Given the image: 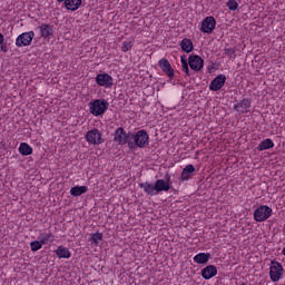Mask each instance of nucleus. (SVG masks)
I'll list each match as a JSON object with an SVG mask.
<instances>
[{"label": "nucleus", "instance_id": "1", "mask_svg": "<svg viewBox=\"0 0 285 285\" xmlns=\"http://www.w3.org/2000/svg\"><path fill=\"white\" fill-rule=\"evenodd\" d=\"M132 139H135V134L126 132L124 127H118L114 132V141L119 144V146H126V144H128L129 150H135V142Z\"/></svg>", "mask_w": 285, "mask_h": 285}, {"label": "nucleus", "instance_id": "2", "mask_svg": "<svg viewBox=\"0 0 285 285\" xmlns=\"http://www.w3.org/2000/svg\"><path fill=\"white\" fill-rule=\"evenodd\" d=\"M89 108L94 117H99V115H104L108 110V101L97 99L89 104Z\"/></svg>", "mask_w": 285, "mask_h": 285}, {"label": "nucleus", "instance_id": "3", "mask_svg": "<svg viewBox=\"0 0 285 285\" xmlns=\"http://www.w3.org/2000/svg\"><path fill=\"white\" fill-rule=\"evenodd\" d=\"M282 275H284V266H282L277 261H272L269 267V277L272 282H279V279H282Z\"/></svg>", "mask_w": 285, "mask_h": 285}, {"label": "nucleus", "instance_id": "4", "mask_svg": "<svg viewBox=\"0 0 285 285\" xmlns=\"http://www.w3.org/2000/svg\"><path fill=\"white\" fill-rule=\"evenodd\" d=\"M273 215V209L266 205H262L254 212L255 222H266Z\"/></svg>", "mask_w": 285, "mask_h": 285}, {"label": "nucleus", "instance_id": "5", "mask_svg": "<svg viewBox=\"0 0 285 285\" xmlns=\"http://www.w3.org/2000/svg\"><path fill=\"white\" fill-rule=\"evenodd\" d=\"M148 132L145 130H139L136 135L134 134V148H146V146H148Z\"/></svg>", "mask_w": 285, "mask_h": 285}, {"label": "nucleus", "instance_id": "6", "mask_svg": "<svg viewBox=\"0 0 285 285\" xmlns=\"http://www.w3.org/2000/svg\"><path fill=\"white\" fill-rule=\"evenodd\" d=\"M32 39H35V31L23 32L17 37L16 46L17 48L30 46V43H32Z\"/></svg>", "mask_w": 285, "mask_h": 285}, {"label": "nucleus", "instance_id": "7", "mask_svg": "<svg viewBox=\"0 0 285 285\" xmlns=\"http://www.w3.org/2000/svg\"><path fill=\"white\" fill-rule=\"evenodd\" d=\"M165 178L166 180L165 179L156 180L155 187H154L156 195L161 191L168 193V190L171 188L173 180H170V175L166 174Z\"/></svg>", "mask_w": 285, "mask_h": 285}, {"label": "nucleus", "instance_id": "8", "mask_svg": "<svg viewBox=\"0 0 285 285\" xmlns=\"http://www.w3.org/2000/svg\"><path fill=\"white\" fill-rule=\"evenodd\" d=\"M96 83L102 88H112L115 86V79L108 73H98L96 76Z\"/></svg>", "mask_w": 285, "mask_h": 285}, {"label": "nucleus", "instance_id": "9", "mask_svg": "<svg viewBox=\"0 0 285 285\" xmlns=\"http://www.w3.org/2000/svg\"><path fill=\"white\" fill-rule=\"evenodd\" d=\"M85 138L88 144H92L94 146H99L100 144H104V138H101L99 129H92L87 131Z\"/></svg>", "mask_w": 285, "mask_h": 285}, {"label": "nucleus", "instance_id": "10", "mask_svg": "<svg viewBox=\"0 0 285 285\" xmlns=\"http://www.w3.org/2000/svg\"><path fill=\"white\" fill-rule=\"evenodd\" d=\"M215 26H217V21L213 16H209L203 20L200 30L202 32L210 35V32L215 30Z\"/></svg>", "mask_w": 285, "mask_h": 285}, {"label": "nucleus", "instance_id": "11", "mask_svg": "<svg viewBox=\"0 0 285 285\" xmlns=\"http://www.w3.org/2000/svg\"><path fill=\"white\" fill-rule=\"evenodd\" d=\"M188 65L191 70L199 72V70H202V68H204V59L199 56H189Z\"/></svg>", "mask_w": 285, "mask_h": 285}, {"label": "nucleus", "instance_id": "12", "mask_svg": "<svg viewBox=\"0 0 285 285\" xmlns=\"http://www.w3.org/2000/svg\"><path fill=\"white\" fill-rule=\"evenodd\" d=\"M158 66L159 68H161L163 72H165V75H167V77H169L170 79H173V77H175V69H173V66L170 65V61H168V59H160L158 61Z\"/></svg>", "mask_w": 285, "mask_h": 285}, {"label": "nucleus", "instance_id": "13", "mask_svg": "<svg viewBox=\"0 0 285 285\" xmlns=\"http://www.w3.org/2000/svg\"><path fill=\"white\" fill-rule=\"evenodd\" d=\"M225 83H226V76L218 75L215 79L212 80L209 85V90L217 92V90H222V88H224Z\"/></svg>", "mask_w": 285, "mask_h": 285}, {"label": "nucleus", "instance_id": "14", "mask_svg": "<svg viewBox=\"0 0 285 285\" xmlns=\"http://www.w3.org/2000/svg\"><path fill=\"white\" fill-rule=\"evenodd\" d=\"M38 28L40 30V37H42V39H50V37L55 35V29L51 24L42 23Z\"/></svg>", "mask_w": 285, "mask_h": 285}, {"label": "nucleus", "instance_id": "15", "mask_svg": "<svg viewBox=\"0 0 285 285\" xmlns=\"http://www.w3.org/2000/svg\"><path fill=\"white\" fill-rule=\"evenodd\" d=\"M202 275L204 279H213L217 275V267L209 265L202 269Z\"/></svg>", "mask_w": 285, "mask_h": 285}, {"label": "nucleus", "instance_id": "16", "mask_svg": "<svg viewBox=\"0 0 285 285\" xmlns=\"http://www.w3.org/2000/svg\"><path fill=\"white\" fill-rule=\"evenodd\" d=\"M248 108H250V100L248 99H243L240 102L234 105L236 112H248Z\"/></svg>", "mask_w": 285, "mask_h": 285}, {"label": "nucleus", "instance_id": "17", "mask_svg": "<svg viewBox=\"0 0 285 285\" xmlns=\"http://www.w3.org/2000/svg\"><path fill=\"white\" fill-rule=\"evenodd\" d=\"M193 173H195V166L187 165L181 171V176H180L181 181H188V179L193 177Z\"/></svg>", "mask_w": 285, "mask_h": 285}, {"label": "nucleus", "instance_id": "18", "mask_svg": "<svg viewBox=\"0 0 285 285\" xmlns=\"http://www.w3.org/2000/svg\"><path fill=\"white\" fill-rule=\"evenodd\" d=\"M65 7L67 10L75 12L81 8V0H65Z\"/></svg>", "mask_w": 285, "mask_h": 285}, {"label": "nucleus", "instance_id": "19", "mask_svg": "<svg viewBox=\"0 0 285 285\" xmlns=\"http://www.w3.org/2000/svg\"><path fill=\"white\" fill-rule=\"evenodd\" d=\"M86 193H88L87 186H75V187H71L70 189V195L72 197H81V195H86Z\"/></svg>", "mask_w": 285, "mask_h": 285}, {"label": "nucleus", "instance_id": "20", "mask_svg": "<svg viewBox=\"0 0 285 285\" xmlns=\"http://www.w3.org/2000/svg\"><path fill=\"white\" fill-rule=\"evenodd\" d=\"M180 48L184 52L190 53L193 50H195V46L193 45V41L188 38H185L180 42Z\"/></svg>", "mask_w": 285, "mask_h": 285}, {"label": "nucleus", "instance_id": "21", "mask_svg": "<svg viewBox=\"0 0 285 285\" xmlns=\"http://www.w3.org/2000/svg\"><path fill=\"white\" fill-rule=\"evenodd\" d=\"M56 255L60 259H70V249L63 246H59L58 249H56Z\"/></svg>", "mask_w": 285, "mask_h": 285}, {"label": "nucleus", "instance_id": "22", "mask_svg": "<svg viewBox=\"0 0 285 285\" xmlns=\"http://www.w3.org/2000/svg\"><path fill=\"white\" fill-rule=\"evenodd\" d=\"M139 188H142V190L147 194V195H157V191H155V185L146 181V183H140L139 184Z\"/></svg>", "mask_w": 285, "mask_h": 285}, {"label": "nucleus", "instance_id": "23", "mask_svg": "<svg viewBox=\"0 0 285 285\" xmlns=\"http://www.w3.org/2000/svg\"><path fill=\"white\" fill-rule=\"evenodd\" d=\"M208 259H210V253H199L194 256L195 264H208Z\"/></svg>", "mask_w": 285, "mask_h": 285}, {"label": "nucleus", "instance_id": "24", "mask_svg": "<svg viewBox=\"0 0 285 285\" xmlns=\"http://www.w3.org/2000/svg\"><path fill=\"white\" fill-rule=\"evenodd\" d=\"M275 147V142H273L272 139L267 138L257 146V150L263 151V150H271V148Z\"/></svg>", "mask_w": 285, "mask_h": 285}, {"label": "nucleus", "instance_id": "25", "mask_svg": "<svg viewBox=\"0 0 285 285\" xmlns=\"http://www.w3.org/2000/svg\"><path fill=\"white\" fill-rule=\"evenodd\" d=\"M89 242L95 244V246H99V242H104V234L99 232L91 234Z\"/></svg>", "mask_w": 285, "mask_h": 285}, {"label": "nucleus", "instance_id": "26", "mask_svg": "<svg viewBox=\"0 0 285 285\" xmlns=\"http://www.w3.org/2000/svg\"><path fill=\"white\" fill-rule=\"evenodd\" d=\"M19 153L26 157L28 155H32V148L27 142H21L19 146Z\"/></svg>", "mask_w": 285, "mask_h": 285}, {"label": "nucleus", "instance_id": "27", "mask_svg": "<svg viewBox=\"0 0 285 285\" xmlns=\"http://www.w3.org/2000/svg\"><path fill=\"white\" fill-rule=\"evenodd\" d=\"M226 6H227L228 10H233L234 12L236 10H239V3H237L236 0H228Z\"/></svg>", "mask_w": 285, "mask_h": 285}, {"label": "nucleus", "instance_id": "28", "mask_svg": "<svg viewBox=\"0 0 285 285\" xmlns=\"http://www.w3.org/2000/svg\"><path fill=\"white\" fill-rule=\"evenodd\" d=\"M30 246H31L32 253H37V250H41V247L43 246V244L39 240H33L30 243Z\"/></svg>", "mask_w": 285, "mask_h": 285}, {"label": "nucleus", "instance_id": "29", "mask_svg": "<svg viewBox=\"0 0 285 285\" xmlns=\"http://www.w3.org/2000/svg\"><path fill=\"white\" fill-rule=\"evenodd\" d=\"M237 50L235 48H226L225 49V55L229 57V59H236L237 58Z\"/></svg>", "mask_w": 285, "mask_h": 285}, {"label": "nucleus", "instance_id": "30", "mask_svg": "<svg viewBox=\"0 0 285 285\" xmlns=\"http://www.w3.org/2000/svg\"><path fill=\"white\" fill-rule=\"evenodd\" d=\"M132 49V41H124L121 46L122 52H128V50Z\"/></svg>", "mask_w": 285, "mask_h": 285}, {"label": "nucleus", "instance_id": "31", "mask_svg": "<svg viewBox=\"0 0 285 285\" xmlns=\"http://www.w3.org/2000/svg\"><path fill=\"white\" fill-rule=\"evenodd\" d=\"M40 242L43 244H48V242H52V233H48L46 234L41 239Z\"/></svg>", "mask_w": 285, "mask_h": 285}, {"label": "nucleus", "instance_id": "32", "mask_svg": "<svg viewBox=\"0 0 285 285\" xmlns=\"http://www.w3.org/2000/svg\"><path fill=\"white\" fill-rule=\"evenodd\" d=\"M181 67L185 75H187V77H190V69L188 68V62L186 65H181Z\"/></svg>", "mask_w": 285, "mask_h": 285}, {"label": "nucleus", "instance_id": "33", "mask_svg": "<svg viewBox=\"0 0 285 285\" xmlns=\"http://www.w3.org/2000/svg\"><path fill=\"white\" fill-rule=\"evenodd\" d=\"M0 50H1V52H8V43L2 42V43L0 45Z\"/></svg>", "mask_w": 285, "mask_h": 285}, {"label": "nucleus", "instance_id": "34", "mask_svg": "<svg viewBox=\"0 0 285 285\" xmlns=\"http://www.w3.org/2000/svg\"><path fill=\"white\" fill-rule=\"evenodd\" d=\"M180 63H181V66L188 63V60H186V56H181Z\"/></svg>", "mask_w": 285, "mask_h": 285}, {"label": "nucleus", "instance_id": "35", "mask_svg": "<svg viewBox=\"0 0 285 285\" xmlns=\"http://www.w3.org/2000/svg\"><path fill=\"white\" fill-rule=\"evenodd\" d=\"M3 41H6V38L3 37V33H0V45H2Z\"/></svg>", "mask_w": 285, "mask_h": 285}, {"label": "nucleus", "instance_id": "36", "mask_svg": "<svg viewBox=\"0 0 285 285\" xmlns=\"http://www.w3.org/2000/svg\"><path fill=\"white\" fill-rule=\"evenodd\" d=\"M58 3H63L66 0H57Z\"/></svg>", "mask_w": 285, "mask_h": 285}]
</instances>
